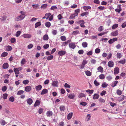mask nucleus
<instances>
[{
	"label": "nucleus",
	"mask_w": 126,
	"mask_h": 126,
	"mask_svg": "<svg viewBox=\"0 0 126 126\" xmlns=\"http://www.w3.org/2000/svg\"><path fill=\"white\" fill-rule=\"evenodd\" d=\"M25 16V15H21L17 17L15 20L16 21L21 20L23 19Z\"/></svg>",
	"instance_id": "1"
},
{
	"label": "nucleus",
	"mask_w": 126,
	"mask_h": 126,
	"mask_svg": "<svg viewBox=\"0 0 126 126\" xmlns=\"http://www.w3.org/2000/svg\"><path fill=\"white\" fill-rule=\"evenodd\" d=\"M69 46L71 48L74 49L76 47V45L74 43H71L69 44Z\"/></svg>",
	"instance_id": "2"
},
{
	"label": "nucleus",
	"mask_w": 126,
	"mask_h": 126,
	"mask_svg": "<svg viewBox=\"0 0 126 126\" xmlns=\"http://www.w3.org/2000/svg\"><path fill=\"white\" fill-rule=\"evenodd\" d=\"M22 36L23 37L26 38H29L32 37V35L31 34H23Z\"/></svg>",
	"instance_id": "3"
},
{
	"label": "nucleus",
	"mask_w": 126,
	"mask_h": 126,
	"mask_svg": "<svg viewBox=\"0 0 126 126\" xmlns=\"http://www.w3.org/2000/svg\"><path fill=\"white\" fill-rule=\"evenodd\" d=\"M66 53L65 50H61L58 52V54L60 56H62L64 55Z\"/></svg>",
	"instance_id": "4"
},
{
	"label": "nucleus",
	"mask_w": 126,
	"mask_h": 126,
	"mask_svg": "<svg viewBox=\"0 0 126 126\" xmlns=\"http://www.w3.org/2000/svg\"><path fill=\"white\" fill-rule=\"evenodd\" d=\"M67 94L68 98L71 99H73L75 97V95L74 93L70 94L68 95V94Z\"/></svg>",
	"instance_id": "5"
},
{
	"label": "nucleus",
	"mask_w": 126,
	"mask_h": 126,
	"mask_svg": "<svg viewBox=\"0 0 126 126\" xmlns=\"http://www.w3.org/2000/svg\"><path fill=\"white\" fill-rule=\"evenodd\" d=\"M118 30L112 32L111 33V35L113 36H115L118 35Z\"/></svg>",
	"instance_id": "6"
},
{
	"label": "nucleus",
	"mask_w": 126,
	"mask_h": 126,
	"mask_svg": "<svg viewBox=\"0 0 126 126\" xmlns=\"http://www.w3.org/2000/svg\"><path fill=\"white\" fill-rule=\"evenodd\" d=\"M31 90V87L30 86H27L25 88V90L27 92H29Z\"/></svg>",
	"instance_id": "7"
},
{
	"label": "nucleus",
	"mask_w": 126,
	"mask_h": 126,
	"mask_svg": "<svg viewBox=\"0 0 126 126\" xmlns=\"http://www.w3.org/2000/svg\"><path fill=\"white\" fill-rule=\"evenodd\" d=\"M53 114V112L51 111H48L46 113V115L47 117H50Z\"/></svg>",
	"instance_id": "8"
},
{
	"label": "nucleus",
	"mask_w": 126,
	"mask_h": 126,
	"mask_svg": "<svg viewBox=\"0 0 126 126\" xmlns=\"http://www.w3.org/2000/svg\"><path fill=\"white\" fill-rule=\"evenodd\" d=\"M113 63L112 61H110L108 63V65L109 67H112L113 66Z\"/></svg>",
	"instance_id": "9"
},
{
	"label": "nucleus",
	"mask_w": 126,
	"mask_h": 126,
	"mask_svg": "<svg viewBox=\"0 0 126 126\" xmlns=\"http://www.w3.org/2000/svg\"><path fill=\"white\" fill-rule=\"evenodd\" d=\"M119 69L118 67L115 68L114 70V74L115 75L116 74L119 73Z\"/></svg>",
	"instance_id": "10"
},
{
	"label": "nucleus",
	"mask_w": 126,
	"mask_h": 126,
	"mask_svg": "<svg viewBox=\"0 0 126 126\" xmlns=\"http://www.w3.org/2000/svg\"><path fill=\"white\" fill-rule=\"evenodd\" d=\"M48 92V91L47 89H44L41 92V94L42 95H43L47 93Z\"/></svg>",
	"instance_id": "11"
},
{
	"label": "nucleus",
	"mask_w": 126,
	"mask_h": 126,
	"mask_svg": "<svg viewBox=\"0 0 126 126\" xmlns=\"http://www.w3.org/2000/svg\"><path fill=\"white\" fill-rule=\"evenodd\" d=\"M99 97V95L98 94H95L93 95V99H98Z\"/></svg>",
	"instance_id": "12"
},
{
	"label": "nucleus",
	"mask_w": 126,
	"mask_h": 126,
	"mask_svg": "<svg viewBox=\"0 0 126 126\" xmlns=\"http://www.w3.org/2000/svg\"><path fill=\"white\" fill-rule=\"evenodd\" d=\"M73 115V112H70L67 115V119L68 120L72 118Z\"/></svg>",
	"instance_id": "13"
},
{
	"label": "nucleus",
	"mask_w": 126,
	"mask_h": 126,
	"mask_svg": "<svg viewBox=\"0 0 126 126\" xmlns=\"http://www.w3.org/2000/svg\"><path fill=\"white\" fill-rule=\"evenodd\" d=\"M85 95L82 93H80L78 95V97L79 98L85 97Z\"/></svg>",
	"instance_id": "14"
},
{
	"label": "nucleus",
	"mask_w": 126,
	"mask_h": 126,
	"mask_svg": "<svg viewBox=\"0 0 126 126\" xmlns=\"http://www.w3.org/2000/svg\"><path fill=\"white\" fill-rule=\"evenodd\" d=\"M27 102L28 104L31 105L33 101L31 98H30L27 99Z\"/></svg>",
	"instance_id": "15"
},
{
	"label": "nucleus",
	"mask_w": 126,
	"mask_h": 126,
	"mask_svg": "<svg viewBox=\"0 0 126 126\" xmlns=\"http://www.w3.org/2000/svg\"><path fill=\"white\" fill-rule=\"evenodd\" d=\"M52 85L54 87H57L58 86L57 81H54L52 83Z\"/></svg>",
	"instance_id": "16"
},
{
	"label": "nucleus",
	"mask_w": 126,
	"mask_h": 126,
	"mask_svg": "<svg viewBox=\"0 0 126 126\" xmlns=\"http://www.w3.org/2000/svg\"><path fill=\"white\" fill-rule=\"evenodd\" d=\"M42 88V86L41 85H39L35 87V89L37 91H39L41 90Z\"/></svg>",
	"instance_id": "17"
},
{
	"label": "nucleus",
	"mask_w": 126,
	"mask_h": 126,
	"mask_svg": "<svg viewBox=\"0 0 126 126\" xmlns=\"http://www.w3.org/2000/svg\"><path fill=\"white\" fill-rule=\"evenodd\" d=\"M88 14H89V13L88 12H84L83 13H82L80 14V16L82 17H83V16H85L86 17L87 16H86V15H88Z\"/></svg>",
	"instance_id": "18"
},
{
	"label": "nucleus",
	"mask_w": 126,
	"mask_h": 126,
	"mask_svg": "<svg viewBox=\"0 0 126 126\" xmlns=\"http://www.w3.org/2000/svg\"><path fill=\"white\" fill-rule=\"evenodd\" d=\"M40 104V101L39 100H37L34 104V106L35 107H36L38 105H39Z\"/></svg>",
	"instance_id": "19"
},
{
	"label": "nucleus",
	"mask_w": 126,
	"mask_h": 126,
	"mask_svg": "<svg viewBox=\"0 0 126 126\" xmlns=\"http://www.w3.org/2000/svg\"><path fill=\"white\" fill-rule=\"evenodd\" d=\"M8 64L7 63H4L2 67L3 69H6L8 67Z\"/></svg>",
	"instance_id": "20"
},
{
	"label": "nucleus",
	"mask_w": 126,
	"mask_h": 126,
	"mask_svg": "<svg viewBox=\"0 0 126 126\" xmlns=\"http://www.w3.org/2000/svg\"><path fill=\"white\" fill-rule=\"evenodd\" d=\"M97 70H98V71H99L102 73L103 71V68L101 66H100L98 67Z\"/></svg>",
	"instance_id": "21"
},
{
	"label": "nucleus",
	"mask_w": 126,
	"mask_h": 126,
	"mask_svg": "<svg viewBox=\"0 0 126 126\" xmlns=\"http://www.w3.org/2000/svg\"><path fill=\"white\" fill-rule=\"evenodd\" d=\"M43 39L44 40H47L48 39V37L47 35L45 34L43 37Z\"/></svg>",
	"instance_id": "22"
},
{
	"label": "nucleus",
	"mask_w": 126,
	"mask_h": 126,
	"mask_svg": "<svg viewBox=\"0 0 126 126\" xmlns=\"http://www.w3.org/2000/svg\"><path fill=\"white\" fill-rule=\"evenodd\" d=\"M83 8L84 10L86 11L88 9H91V8L90 6H84L83 7Z\"/></svg>",
	"instance_id": "23"
},
{
	"label": "nucleus",
	"mask_w": 126,
	"mask_h": 126,
	"mask_svg": "<svg viewBox=\"0 0 126 126\" xmlns=\"http://www.w3.org/2000/svg\"><path fill=\"white\" fill-rule=\"evenodd\" d=\"M14 71L15 73V74H19V72L18 70V69L17 68H15L14 69Z\"/></svg>",
	"instance_id": "24"
},
{
	"label": "nucleus",
	"mask_w": 126,
	"mask_h": 126,
	"mask_svg": "<svg viewBox=\"0 0 126 126\" xmlns=\"http://www.w3.org/2000/svg\"><path fill=\"white\" fill-rule=\"evenodd\" d=\"M0 123L2 125L4 126L5 124H7V123L4 120H2L0 121Z\"/></svg>",
	"instance_id": "25"
},
{
	"label": "nucleus",
	"mask_w": 126,
	"mask_h": 126,
	"mask_svg": "<svg viewBox=\"0 0 126 126\" xmlns=\"http://www.w3.org/2000/svg\"><path fill=\"white\" fill-rule=\"evenodd\" d=\"M86 75L88 76H90L91 75V73L89 71L87 70L85 71Z\"/></svg>",
	"instance_id": "26"
},
{
	"label": "nucleus",
	"mask_w": 126,
	"mask_h": 126,
	"mask_svg": "<svg viewBox=\"0 0 126 126\" xmlns=\"http://www.w3.org/2000/svg\"><path fill=\"white\" fill-rule=\"evenodd\" d=\"M41 25V22L39 21L35 24V28H37V27L40 26Z\"/></svg>",
	"instance_id": "27"
},
{
	"label": "nucleus",
	"mask_w": 126,
	"mask_h": 126,
	"mask_svg": "<svg viewBox=\"0 0 126 126\" xmlns=\"http://www.w3.org/2000/svg\"><path fill=\"white\" fill-rule=\"evenodd\" d=\"M126 62V60L125 59L121 60L119 61L118 63H121L123 64H124Z\"/></svg>",
	"instance_id": "28"
},
{
	"label": "nucleus",
	"mask_w": 126,
	"mask_h": 126,
	"mask_svg": "<svg viewBox=\"0 0 126 126\" xmlns=\"http://www.w3.org/2000/svg\"><path fill=\"white\" fill-rule=\"evenodd\" d=\"M45 25L47 27L49 28L51 24L49 22H47L45 23Z\"/></svg>",
	"instance_id": "29"
},
{
	"label": "nucleus",
	"mask_w": 126,
	"mask_h": 126,
	"mask_svg": "<svg viewBox=\"0 0 126 126\" xmlns=\"http://www.w3.org/2000/svg\"><path fill=\"white\" fill-rule=\"evenodd\" d=\"M61 39L63 41H65L66 40V38L65 36H61L60 37Z\"/></svg>",
	"instance_id": "30"
},
{
	"label": "nucleus",
	"mask_w": 126,
	"mask_h": 126,
	"mask_svg": "<svg viewBox=\"0 0 126 126\" xmlns=\"http://www.w3.org/2000/svg\"><path fill=\"white\" fill-rule=\"evenodd\" d=\"M114 83H112L111 85V86L113 87H115L117 84L118 81H114Z\"/></svg>",
	"instance_id": "31"
},
{
	"label": "nucleus",
	"mask_w": 126,
	"mask_h": 126,
	"mask_svg": "<svg viewBox=\"0 0 126 126\" xmlns=\"http://www.w3.org/2000/svg\"><path fill=\"white\" fill-rule=\"evenodd\" d=\"M32 6L33 8L36 9H38L39 7V5L38 4H33L32 5Z\"/></svg>",
	"instance_id": "32"
},
{
	"label": "nucleus",
	"mask_w": 126,
	"mask_h": 126,
	"mask_svg": "<svg viewBox=\"0 0 126 126\" xmlns=\"http://www.w3.org/2000/svg\"><path fill=\"white\" fill-rule=\"evenodd\" d=\"M60 109L61 111H63L65 110V107L63 106H61L60 107Z\"/></svg>",
	"instance_id": "33"
},
{
	"label": "nucleus",
	"mask_w": 126,
	"mask_h": 126,
	"mask_svg": "<svg viewBox=\"0 0 126 126\" xmlns=\"http://www.w3.org/2000/svg\"><path fill=\"white\" fill-rule=\"evenodd\" d=\"M7 54V53L6 52H4L1 54V56L2 57H4L6 56Z\"/></svg>",
	"instance_id": "34"
},
{
	"label": "nucleus",
	"mask_w": 126,
	"mask_h": 126,
	"mask_svg": "<svg viewBox=\"0 0 126 126\" xmlns=\"http://www.w3.org/2000/svg\"><path fill=\"white\" fill-rule=\"evenodd\" d=\"M118 26V25L117 24H116L114 25L112 27V28L113 29H114L117 28Z\"/></svg>",
	"instance_id": "35"
},
{
	"label": "nucleus",
	"mask_w": 126,
	"mask_h": 126,
	"mask_svg": "<svg viewBox=\"0 0 126 126\" xmlns=\"http://www.w3.org/2000/svg\"><path fill=\"white\" fill-rule=\"evenodd\" d=\"M82 45L84 47H87L88 44L87 42H83L82 43Z\"/></svg>",
	"instance_id": "36"
},
{
	"label": "nucleus",
	"mask_w": 126,
	"mask_h": 126,
	"mask_svg": "<svg viewBox=\"0 0 126 126\" xmlns=\"http://www.w3.org/2000/svg\"><path fill=\"white\" fill-rule=\"evenodd\" d=\"M24 93V91L22 90H20L18 91L17 93V94L18 95H21Z\"/></svg>",
	"instance_id": "37"
},
{
	"label": "nucleus",
	"mask_w": 126,
	"mask_h": 126,
	"mask_svg": "<svg viewBox=\"0 0 126 126\" xmlns=\"http://www.w3.org/2000/svg\"><path fill=\"white\" fill-rule=\"evenodd\" d=\"M6 49L7 51H10L12 49V47L11 46H8L7 47Z\"/></svg>",
	"instance_id": "38"
},
{
	"label": "nucleus",
	"mask_w": 126,
	"mask_h": 126,
	"mask_svg": "<svg viewBox=\"0 0 126 126\" xmlns=\"http://www.w3.org/2000/svg\"><path fill=\"white\" fill-rule=\"evenodd\" d=\"M108 84L106 82L103 83L102 85V86L103 88H106L108 86Z\"/></svg>",
	"instance_id": "39"
},
{
	"label": "nucleus",
	"mask_w": 126,
	"mask_h": 126,
	"mask_svg": "<svg viewBox=\"0 0 126 126\" xmlns=\"http://www.w3.org/2000/svg\"><path fill=\"white\" fill-rule=\"evenodd\" d=\"M51 15V14L50 13H46L45 14V16L47 17H46V19H48Z\"/></svg>",
	"instance_id": "40"
},
{
	"label": "nucleus",
	"mask_w": 126,
	"mask_h": 126,
	"mask_svg": "<svg viewBox=\"0 0 126 126\" xmlns=\"http://www.w3.org/2000/svg\"><path fill=\"white\" fill-rule=\"evenodd\" d=\"M105 77V76L103 74H101L99 76L100 79H103Z\"/></svg>",
	"instance_id": "41"
},
{
	"label": "nucleus",
	"mask_w": 126,
	"mask_h": 126,
	"mask_svg": "<svg viewBox=\"0 0 126 126\" xmlns=\"http://www.w3.org/2000/svg\"><path fill=\"white\" fill-rule=\"evenodd\" d=\"M106 79L109 81L110 80L112 79V77L110 76H108L106 77Z\"/></svg>",
	"instance_id": "42"
},
{
	"label": "nucleus",
	"mask_w": 126,
	"mask_h": 126,
	"mask_svg": "<svg viewBox=\"0 0 126 126\" xmlns=\"http://www.w3.org/2000/svg\"><path fill=\"white\" fill-rule=\"evenodd\" d=\"M21 33V32L20 31H18L16 32V36L17 37H18Z\"/></svg>",
	"instance_id": "43"
},
{
	"label": "nucleus",
	"mask_w": 126,
	"mask_h": 126,
	"mask_svg": "<svg viewBox=\"0 0 126 126\" xmlns=\"http://www.w3.org/2000/svg\"><path fill=\"white\" fill-rule=\"evenodd\" d=\"M26 62V61L25 59L24 58H23L21 62V64L23 65L25 64Z\"/></svg>",
	"instance_id": "44"
},
{
	"label": "nucleus",
	"mask_w": 126,
	"mask_h": 126,
	"mask_svg": "<svg viewBox=\"0 0 126 126\" xmlns=\"http://www.w3.org/2000/svg\"><path fill=\"white\" fill-rule=\"evenodd\" d=\"M53 55H51L48 56L47 59L48 60H50L52 59L53 58Z\"/></svg>",
	"instance_id": "45"
},
{
	"label": "nucleus",
	"mask_w": 126,
	"mask_h": 126,
	"mask_svg": "<svg viewBox=\"0 0 126 126\" xmlns=\"http://www.w3.org/2000/svg\"><path fill=\"white\" fill-rule=\"evenodd\" d=\"M47 4H45L42 5L41 7V8L45 9L46 8L47 6Z\"/></svg>",
	"instance_id": "46"
},
{
	"label": "nucleus",
	"mask_w": 126,
	"mask_h": 126,
	"mask_svg": "<svg viewBox=\"0 0 126 126\" xmlns=\"http://www.w3.org/2000/svg\"><path fill=\"white\" fill-rule=\"evenodd\" d=\"M104 29L103 27L102 26H100L98 29V30L99 31L101 32Z\"/></svg>",
	"instance_id": "47"
},
{
	"label": "nucleus",
	"mask_w": 126,
	"mask_h": 126,
	"mask_svg": "<svg viewBox=\"0 0 126 126\" xmlns=\"http://www.w3.org/2000/svg\"><path fill=\"white\" fill-rule=\"evenodd\" d=\"M79 33V32L78 31H73L72 34L74 35H76Z\"/></svg>",
	"instance_id": "48"
},
{
	"label": "nucleus",
	"mask_w": 126,
	"mask_h": 126,
	"mask_svg": "<svg viewBox=\"0 0 126 126\" xmlns=\"http://www.w3.org/2000/svg\"><path fill=\"white\" fill-rule=\"evenodd\" d=\"M52 34L54 35H56L57 33V31L56 30H53L52 31Z\"/></svg>",
	"instance_id": "49"
},
{
	"label": "nucleus",
	"mask_w": 126,
	"mask_h": 126,
	"mask_svg": "<svg viewBox=\"0 0 126 126\" xmlns=\"http://www.w3.org/2000/svg\"><path fill=\"white\" fill-rule=\"evenodd\" d=\"M8 94H3V98L4 99H6L7 98Z\"/></svg>",
	"instance_id": "50"
},
{
	"label": "nucleus",
	"mask_w": 126,
	"mask_h": 126,
	"mask_svg": "<svg viewBox=\"0 0 126 126\" xmlns=\"http://www.w3.org/2000/svg\"><path fill=\"white\" fill-rule=\"evenodd\" d=\"M29 82V81L28 80H24L23 81V83L24 84H27Z\"/></svg>",
	"instance_id": "51"
},
{
	"label": "nucleus",
	"mask_w": 126,
	"mask_h": 126,
	"mask_svg": "<svg viewBox=\"0 0 126 126\" xmlns=\"http://www.w3.org/2000/svg\"><path fill=\"white\" fill-rule=\"evenodd\" d=\"M9 100L11 102H13L14 101V98L13 96H11L9 98Z\"/></svg>",
	"instance_id": "52"
},
{
	"label": "nucleus",
	"mask_w": 126,
	"mask_h": 126,
	"mask_svg": "<svg viewBox=\"0 0 126 126\" xmlns=\"http://www.w3.org/2000/svg\"><path fill=\"white\" fill-rule=\"evenodd\" d=\"M100 51V50L99 48H97L95 50V53H99Z\"/></svg>",
	"instance_id": "53"
},
{
	"label": "nucleus",
	"mask_w": 126,
	"mask_h": 126,
	"mask_svg": "<svg viewBox=\"0 0 126 126\" xmlns=\"http://www.w3.org/2000/svg\"><path fill=\"white\" fill-rule=\"evenodd\" d=\"M122 56V55L120 53H118L117 54V57L118 58H120Z\"/></svg>",
	"instance_id": "54"
},
{
	"label": "nucleus",
	"mask_w": 126,
	"mask_h": 126,
	"mask_svg": "<svg viewBox=\"0 0 126 126\" xmlns=\"http://www.w3.org/2000/svg\"><path fill=\"white\" fill-rule=\"evenodd\" d=\"M49 45L48 44H46L43 46V47L45 49H47L49 47Z\"/></svg>",
	"instance_id": "55"
},
{
	"label": "nucleus",
	"mask_w": 126,
	"mask_h": 126,
	"mask_svg": "<svg viewBox=\"0 0 126 126\" xmlns=\"http://www.w3.org/2000/svg\"><path fill=\"white\" fill-rule=\"evenodd\" d=\"M64 86L66 88H70V85L67 83H65L64 84Z\"/></svg>",
	"instance_id": "56"
},
{
	"label": "nucleus",
	"mask_w": 126,
	"mask_h": 126,
	"mask_svg": "<svg viewBox=\"0 0 126 126\" xmlns=\"http://www.w3.org/2000/svg\"><path fill=\"white\" fill-rule=\"evenodd\" d=\"M84 21L82 20H79L78 21H77V23L78 24H80L82 22H83Z\"/></svg>",
	"instance_id": "57"
},
{
	"label": "nucleus",
	"mask_w": 126,
	"mask_h": 126,
	"mask_svg": "<svg viewBox=\"0 0 126 126\" xmlns=\"http://www.w3.org/2000/svg\"><path fill=\"white\" fill-rule=\"evenodd\" d=\"M94 84L97 86H98L99 85V83L96 80H95L94 81Z\"/></svg>",
	"instance_id": "58"
},
{
	"label": "nucleus",
	"mask_w": 126,
	"mask_h": 126,
	"mask_svg": "<svg viewBox=\"0 0 126 126\" xmlns=\"http://www.w3.org/2000/svg\"><path fill=\"white\" fill-rule=\"evenodd\" d=\"M80 104L83 106H85L87 105V103L85 102H80Z\"/></svg>",
	"instance_id": "59"
},
{
	"label": "nucleus",
	"mask_w": 126,
	"mask_h": 126,
	"mask_svg": "<svg viewBox=\"0 0 126 126\" xmlns=\"http://www.w3.org/2000/svg\"><path fill=\"white\" fill-rule=\"evenodd\" d=\"M7 87L6 86H4L2 87V90L3 92L5 91L7 89Z\"/></svg>",
	"instance_id": "60"
},
{
	"label": "nucleus",
	"mask_w": 126,
	"mask_h": 126,
	"mask_svg": "<svg viewBox=\"0 0 126 126\" xmlns=\"http://www.w3.org/2000/svg\"><path fill=\"white\" fill-rule=\"evenodd\" d=\"M1 19L3 21L5 20L7 18L6 16H1Z\"/></svg>",
	"instance_id": "61"
},
{
	"label": "nucleus",
	"mask_w": 126,
	"mask_h": 126,
	"mask_svg": "<svg viewBox=\"0 0 126 126\" xmlns=\"http://www.w3.org/2000/svg\"><path fill=\"white\" fill-rule=\"evenodd\" d=\"M57 7L56 6H52L50 8V9L52 10H53L55 9H57Z\"/></svg>",
	"instance_id": "62"
},
{
	"label": "nucleus",
	"mask_w": 126,
	"mask_h": 126,
	"mask_svg": "<svg viewBox=\"0 0 126 126\" xmlns=\"http://www.w3.org/2000/svg\"><path fill=\"white\" fill-rule=\"evenodd\" d=\"M117 93L118 95H120L122 94V92L121 91L118 90L117 91Z\"/></svg>",
	"instance_id": "63"
},
{
	"label": "nucleus",
	"mask_w": 126,
	"mask_h": 126,
	"mask_svg": "<svg viewBox=\"0 0 126 126\" xmlns=\"http://www.w3.org/2000/svg\"><path fill=\"white\" fill-rule=\"evenodd\" d=\"M11 41L12 43H14L16 42V39L15 38H13L11 39Z\"/></svg>",
	"instance_id": "64"
}]
</instances>
